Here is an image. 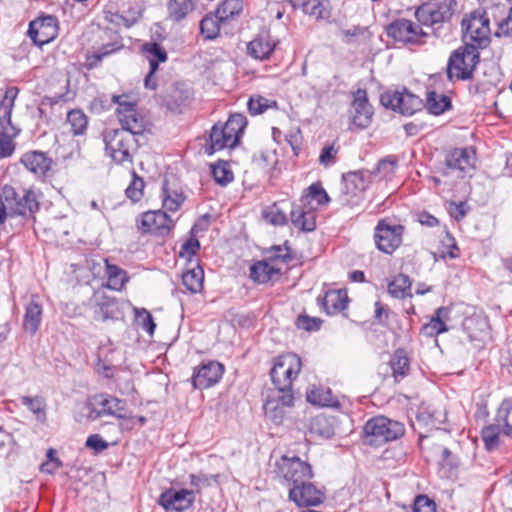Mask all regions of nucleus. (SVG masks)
<instances>
[{"mask_svg": "<svg viewBox=\"0 0 512 512\" xmlns=\"http://www.w3.org/2000/svg\"><path fill=\"white\" fill-rule=\"evenodd\" d=\"M39 208L38 195L32 188L18 192L14 187L5 185L0 194V224L6 221L7 216L33 218Z\"/></svg>", "mask_w": 512, "mask_h": 512, "instance_id": "1", "label": "nucleus"}, {"mask_svg": "<svg viewBox=\"0 0 512 512\" xmlns=\"http://www.w3.org/2000/svg\"><path fill=\"white\" fill-rule=\"evenodd\" d=\"M246 125V117L239 113L230 115L224 123H215L203 146L204 152L213 155L223 149L234 148L238 145Z\"/></svg>", "mask_w": 512, "mask_h": 512, "instance_id": "2", "label": "nucleus"}, {"mask_svg": "<svg viewBox=\"0 0 512 512\" xmlns=\"http://www.w3.org/2000/svg\"><path fill=\"white\" fill-rule=\"evenodd\" d=\"M19 94L16 86L7 87L0 100V159L12 156L15 151L13 141L20 129L12 124L11 115Z\"/></svg>", "mask_w": 512, "mask_h": 512, "instance_id": "3", "label": "nucleus"}, {"mask_svg": "<svg viewBox=\"0 0 512 512\" xmlns=\"http://www.w3.org/2000/svg\"><path fill=\"white\" fill-rule=\"evenodd\" d=\"M275 479L290 491L305 480L314 476L311 465L298 456L282 455L274 463Z\"/></svg>", "mask_w": 512, "mask_h": 512, "instance_id": "4", "label": "nucleus"}, {"mask_svg": "<svg viewBox=\"0 0 512 512\" xmlns=\"http://www.w3.org/2000/svg\"><path fill=\"white\" fill-rule=\"evenodd\" d=\"M135 134L126 130L107 129L103 134L107 155L116 164L132 162L131 152L136 147Z\"/></svg>", "mask_w": 512, "mask_h": 512, "instance_id": "5", "label": "nucleus"}, {"mask_svg": "<svg viewBox=\"0 0 512 512\" xmlns=\"http://www.w3.org/2000/svg\"><path fill=\"white\" fill-rule=\"evenodd\" d=\"M364 432L369 444L379 446L403 436L405 428L399 421L376 416L366 422Z\"/></svg>", "mask_w": 512, "mask_h": 512, "instance_id": "6", "label": "nucleus"}, {"mask_svg": "<svg viewBox=\"0 0 512 512\" xmlns=\"http://www.w3.org/2000/svg\"><path fill=\"white\" fill-rule=\"evenodd\" d=\"M463 41L465 45L483 49L490 42L489 19L485 12L473 11L462 19Z\"/></svg>", "mask_w": 512, "mask_h": 512, "instance_id": "7", "label": "nucleus"}, {"mask_svg": "<svg viewBox=\"0 0 512 512\" xmlns=\"http://www.w3.org/2000/svg\"><path fill=\"white\" fill-rule=\"evenodd\" d=\"M301 368V358L295 353H286L275 358L270 376L276 390L280 392L292 390V383Z\"/></svg>", "mask_w": 512, "mask_h": 512, "instance_id": "8", "label": "nucleus"}, {"mask_svg": "<svg viewBox=\"0 0 512 512\" xmlns=\"http://www.w3.org/2000/svg\"><path fill=\"white\" fill-rule=\"evenodd\" d=\"M479 49L465 45L455 50L449 57L447 77L450 81L468 80L479 62Z\"/></svg>", "mask_w": 512, "mask_h": 512, "instance_id": "9", "label": "nucleus"}, {"mask_svg": "<svg viewBox=\"0 0 512 512\" xmlns=\"http://www.w3.org/2000/svg\"><path fill=\"white\" fill-rule=\"evenodd\" d=\"M405 227L392 222L390 219H380L374 228V243L376 248L385 253L392 254L403 241Z\"/></svg>", "mask_w": 512, "mask_h": 512, "instance_id": "10", "label": "nucleus"}, {"mask_svg": "<svg viewBox=\"0 0 512 512\" xmlns=\"http://www.w3.org/2000/svg\"><path fill=\"white\" fill-rule=\"evenodd\" d=\"M370 175L363 171L350 172L343 177V188L339 203L345 207L359 206L364 199V192L369 186Z\"/></svg>", "mask_w": 512, "mask_h": 512, "instance_id": "11", "label": "nucleus"}, {"mask_svg": "<svg viewBox=\"0 0 512 512\" xmlns=\"http://www.w3.org/2000/svg\"><path fill=\"white\" fill-rule=\"evenodd\" d=\"M457 7L456 0H430L416 10L419 22L426 26H435L450 21Z\"/></svg>", "mask_w": 512, "mask_h": 512, "instance_id": "12", "label": "nucleus"}, {"mask_svg": "<svg viewBox=\"0 0 512 512\" xmlns=\"http://www.w3.org/2000/svg\"><path fill=\"white\" fill-rule=\"evenodd\" d=\"M112 101L117 104L116 113L121 124L120 130L140 135L145 130L144 117L138 112L137 104L128 100L126 95H113Z\"/></svg>", "mask_w": 512, "mask_h": 512, "instance_id": "13", "label": "nucleus"}, {"mask_svg": "<svg viewBox=\"0 0 512 512\" xmlns=\"http://www.w3.org/2000/svg\"><path fill=\"white\" fill-rule=\"evenodd\" d=\"M380 101L386 108H390L405 116H411L421 111L424 106L422 99L407 89L402 91H386L381 94Z\"/></svg>", "mask_w": 512, "mask_h": 512, "instance_id": "14", "label": "nucleus"}, {"mask_svg": "<svg viewBox=\"0 0 512 512\" xmlns=\"http://www.w3.org/2000/svg\"><path fill=\"white\" fill-rule=\"evenodd\" d=\"M386 32L389 37L403 44H423L427 36L419 24L405 18L390 23Z\"/></svg>", "mask_w": 512, "mask_h": 512, "instance_id": "15", "label": "nucleus"}, {"mask_svg": "<svg viewBox=\"0 0 512 512\" xmlns=\"http://www.w3.org/2000/svg\"><path fill=\"white\" fill-rule=\"evenodd\" d=\"M288 499L300 508L319 506L326 499V491L323 487L312 483L311 480H305L290 488Z\"/></svg>", "mask_w": 512, "mask_h": 512, "instance_id": "16", "label": "nucleus"}, {"mask_svg": "<svg viewBox=\"0 0 512 512\" xmlns=\"http://www.w3.org/2000/svg\"><path fill=\"white\" fill-rule=\"evenodd\" d=\"M174 222L162 210L144 212L137 220V227L142 233L164 236L173 228Z\"/></svg>", "mask_w": 512, "mask_h": 512, "instance_id": "17", "label": "nucleus"}, {"mask_svg": "<svg viewBox=\"0 0 512 512\" xmlns=\"http://www.w3.org/2000/svg\"><path fill=\"white\" fill-rule=\"evenodd\" d=\"M350 113V129H365L370 125L373 108L369 104L366 90L358 89L353 94Z\"/></svg>", "mask_w": 512, "mask_h": 512, "instance_id": "18", "label": "nucleus"}, {"mask_svg": "<svg viewBox=\"0 0 512 512\" xmlns=\"http://www.w3.org/2000/svg\"><path fill=\"white\" fill-rule=\"evenodd\" d=\"M57 33V19L51 15L39 17L29 24L28 36L39 47L53 41Z\"/></svg>", "mask_w": 512, "mask_h": 512, "instance_id": "19", "label": "nucleus"}, {"mask_svg": "<svg viewBox=\"0 0 512 512\" xmlns=\"http://www.w3.org/2000/svg\"><path fill=\"white\" fill-rule=\"evenodd\" d=\"M294 405L292 390L286 392L277 391V395H269L264 403L265 415L274 423L280 424L286 415V409Z\"/></svg>", "mask_w": 512, "mask_h": 512, "instance_id": "20", "label": "nucleus"}, {"mask_svg": "<svg viewBox=\"0 0 512 512\" xmlns=\"http://www.w3.org/2000/svg\"><path fill=\"white\" fill-rule=\"evenodd\" d=\"M194 501V490L170 488L161 493L158 503L166 511L183 512L190 508Z\"/></svg>", "mask_w": 512, "mask_h": 512, "instance_id": "21", "label": "nucleus"}, {"mask_svg": "<svg viewBox=\"0 0 512 512\" xmlns=\"http://www.w3.org/2000/svg\"><path fill=\"white\" fill-rule=\"evenodd\" d=\"M224 365L218 361L203 363L194 369L192 384L196 389H207L220 381L224 373Z\"/></svg>", "mask_w": 512, "mask_h": 512, "instance_id": "22", "label": "nucleus"}, {"mask_svg": "<svg viewBox=\"0 0 512 512\" xmlns=\"http://www.w3.org/2000/svg\"><path fill=\"white\" fill-rule=\"evenodd\" d=\"M20 163L37 179H45L50 175L53 161L46 153L33 150L25 152L20 158Z\"/></svg>", "mask_w": 512, "mask_h": 512, "instance_id": "23", "label": "nucleus"}, {"mask_svg": "<svg viewBox=\"0 0 512 512\" xmlns=\"http://www.w3.org/2000/svg\"><path fill=\"white\" fill-rule=\"evenodd\" d=\"M97 408L91 411L90 417L113 416L126 418L125 402L117 397L102 394L94 398Z\"/></svg>", "mask_w": 512, "mask_h": 512, "instance_id": "24", "label": "nucleus"}, {"mask_svg": "<svg viewBox=\"0 0 512 512\" xmlns=\"http://www.w3.org/2000/svg\"><path fill=\"white\" fill-rule=\"evenodd\" d=\"M290 217L294 227L301 231L312 232L316 228V208L314 206H308L299 201L298 204L292 206Z\"/></svg>", "mask_w": 512, "mask_h": 512, "instance_id": "25", "label": "nucleus"}, {"mask_svg": "<svg viewBox=\"0 0 512 512\" xmlns=\"http://www.w3.org/2000/svg\"><path fill=\"white\" fill-rule=\"evenodd\" d=\"M43 316V306L38 296L33 295L25 306L23 329L34 335L40 328Z\"/></svg>", "mask_w": 512, "mask_h": 512, "instance_id": "26", "label": "nucleus"}, {"mask_svg": "<svg viewBox=\"0 0 512 512\" xmlns=\"http://www.w3.org/2000/svg\"><path fill=\"white\" fill-rule=\"evenodd\" d=\"M475 152L471 148H456L446 158L449 169L468 172L474 168Z\"/></svg>", "mask_w": 512, "mask_h": 512, "instance_id": "27", "label": "nucleus"}, {"mask_svg": "<svg viewBox=\"0 0 512 512\" xmlns=\"http://www.w3.org/2000/svg\"><path fill=\"white\" fill-rule=\"evenodd\" d=\"M451 309L449 307H439L436 309L430 322L421 328V333L428 337L437 336L448 331L446 322L450 319Z\"/></svg>", "mask_w": 512, "mask_h": 512, "instance_id": "28", "label": "nucleus"}, {"mask_svg": "<svg viewBox=\"0 0 512 512\" xmlns=\"http://www.w3.org/2000/svg\"><path fill=\"white\" fill-rule=\"evenodd\" d=\"M281 268L269 260L258 261L250 267V277L259 284H265L280 275Z\"/></svg>", "mask_w": 512, "mask_h": 512, "instance_id": "29", "label": "nucleus"}, {"mask_svg": "<svg viewBox=\"0 0 512 512\" xmlns=\"http://www.w3.org/2000/svg\"><path fill=\"white\" fill-rule=\"evenodd\" d=\"M348 295L344 290H329L322 299V305L328 315H335L346 309Z\"/></svg>", "mask_w": 512, "mask_h": 512, "instance_id": "30", "label": "nucleus"}, {"mask_svg": "<svg viewBox=\"0 0 512 512\" xmlns=\"http://www.w3.org/2000/svg\"><path fill=\"white\" fill-rule=\"evenodd\" d=\"M225 25L227 23L216 12L208 13L200 22V31L206 40H214L219 36Z\"/></svg>", "mask_w": 512, "mask_h": 512, "instance_id": "31", "label": "nucleus"}, {"mask_svg": "<svg viewBox=\"0 0 512 512\" xmlns=\"http://www.w3.org/2000/svg\"><path fill=\"white\" fill-rule=\"evenodd\" d=\"M106 267L107 287L115 291H121L129 280L127 272L117 265L110 264L108 259H103Z\"/></svg>", "mask_w": 512, "mask_h": 512, "instance_id": "32", "label": "nucleus"}, {"mask_svg": "<svg viewBox=\"0 0 512 512\" xmlns=\"http://www.w3.org/2000/svg\"><path fill=\"white\" fill-rule=\"evenodd\" d=\"M275 49V43L268 37H257L249 42L248 54L258 60L268 59Z\"/></svg>", "mask_w": 512, "mask_h": 512, "instance_id": "33", "label": "nucleus"}, {"mask_svg": "<svg viewBox=\"0 0 512 512\" xmlns=\"http://www.w3.org/2000/svg\"><path fill=\"white\" fill-rule=\"evenodd\" d=\"M21 404L26 407L41 424L47 421V403L42 396H22Z\"/></svg>", "mask_w": 512, "mask_h": 512, "instance_id": "34", "label": "nucleus"}, {"mask_svg": "<svg viewBox=\"0 0 512 512\" xmlns=\"http://www.w3.org/2000/svg\"><path fill=\"white\" fill-rule=\"evenodd\" d=\"M203 282L204 271L197 263L182 274V284L193 294L202 291Z\"/></svg>", "mask_w": 512, "mask_h": 512, "instance_id": "35", "label": "nucleus"}, {"mask_svg": "<svg viewBox=\"0 0 512 512\" xmlns=\"http://www.w3.org/2000/svg\"><path fill=\"white\" fill-rule=\"evenodd\" d=\"M425 106L429 113L441 115L452 108V103L449 96L430 91L427 94Z\"/></svg>", "mask_w": 512, "mask_h": 512, "instance_id": "36", "label": "nucleus"}, {"mask_svg": "<svg viewBox=\"0 0 512 512\" xmlns=\"http://www.w3.org/2000/svg\"><path fill=\"white\" fill-rule=\"evenodd\" d=\"M503 434L502 423L489 424L482 428L481 438L484 443L486 450L494 451L500 446V436Z\"/></svg>", "mask_w": 512, "mask_h": 512, "instance_id": "37", "label": "nucleus"}, {"mask_svg": "<svg viewBox=\"0 0 512 512\" xmlns=\"http://www.w3.org/2000/svg\"><path fill=\"white\" fill-rule=\"evenodd\" d=\"M390 366L396 381L402 380L409 374L410 362L404 349H397L394 352Z\"/></svg>", "mask_w": 512, "mask_h": 512, "instance_id": "38", "label": "nucleus"}, {"mask_svg": "<svg viewBox=\"0 0 512 512\" xmlns=\"http://www.w3.org/2000/svg\"><path fill=\"white\" fill-rule=\"evenodd\" d=\"M312 200L315 201L320 206L327 205L330 202L329 195L319 182L311 184L299 199L301 203H304L308 206H312Z\"/></svg>", "mask_w": 512, "mask_h": 512, "instance_id": "39", "label": "nucleus"}, {"mask_svg": "<svg viewBox=\"0 0 512 512\" xmlns=\"http://www.w3.org/2000/svg\"><path fill=\"white\" fill-rule=\"evenodd\" d=\"M307 401L313 405H319L323 407L334 406L337 402L334 399L330 388L322 386H313L310 390H308Z\"/></svg>", "mask_w": 512, "mask_h": 512, "instance_id": "40", "label": "nucleus"}, {"mask_svg": "<svg viewBox=\"0 0 512 512\" xmlns=\"http://www.w3.org/2000/svg\"><path fill=\"white\" fill-rule=\"evenodd\" d=\"M66 124L74 135H84L88 128V117L81 109H73L67 113Z\"/></svg>", "mask_w": 512, "mask_h": 512, "instance_id": "41", "label": "nucleus"}, {"mask_svg": "<svg viewBox=\"0 0 512 512\" xmlns=\"http://www.w3.org/2000/svg\"><path fill=\"white\" fill-rule=\"evenodd\" d=\"M495 421L502 423L503 435L512 438V398L504 399L497 409Z\"/></svg>", "mask_w": 512, "mask_h": 512, "instance_id": "42", "label": "nucleus"}, {"mask_svg": "<svg viewBox=\"0 0 512 512\" xmlns=\"http://www.w3.org/2000/svg\"><path fill=\"white\" fill-rule=\"evenodd\" d=\"M247 108L250 115L257 116L265 113L269 109H277L278 103L274 99L254 94L250 96L247 102Z\"/></svg>", "mask_w": 512, "mask_h": 512, "instance_id": "43", "label": "nucleus"}, {"mask_svg": "<svg viewBox=\"0 0 512 512\" xmlns=\"http://www.w3.org/2000/svg\"><path fill=\"white\" fill-rule=\"evenodd\" d=\"M302 10L305 14L315 19H327L330 16V5L328 0H304Z\"/></svg>", "mask_w": 512, "mask_h": 512, "instance_id": "44", "label": "nucleus"}, {"mask_svg": "<svg viewBox=\"0 0 512 512\" xmlns=\"http://www.w3.org/2000/svg\"><path fill=\"white\" fill-rule=\"evenodd\" d=\"M243 10L242 0H224L215 11L227 24L234 20Z\"/></svg>", "mask_w": 512, "mask_h": 512, "instance_id": "45", "label": "nucleus"}, {"mask_svg": "<svg viewBox=\"0 0 512 512\" xmlns=\"http://www.w3.org/2000/svg\"><path fill=\"white\" fill-rule=\"evenodd\" d=\"M192 98V92L182 84H177L169 95L167 105L169 109H177L185 106Z\"/></svg>", "mask_w": 512, "mask_h": 512, "instance_id": "46", "label": "nucleus"}, {"mask_svg": "<svg viewBox=\"0 0 512 512\" xmlns=\"http://www.w3.org/2000/svg\"><path fill=\"white\" fill-rule=\"evenodd\" d=\"M186 197L181 191L171 190L164 186L162 191V206L166 211L175 212L184 203Z\"/></svg>", "mask_w": 512, "mask_h": 512, "instance_id": "47", "label": "nucleus"}, {"mask_svg": "<svg viewBox=\"0 0 512 512\" xmlns=\"http://www.w3.org/2000/svg\"><path fill=\"white\" fill-rule=\"evenodd\" d=\"M195 8L194 0H170L168 11L175 21H181Z\"/></svg>", "mask_w": 512, "mask_h": 512, "instance_id": "48", "label": "nucleus"}, {"mask_svg": "<svg viewBox=\"0 0 512 512\" xmlns=\"http://www.w3.org/2000/svg\"><path fill=\"white\" fill-rule=\"evenodd\" d=\"M411 282L408 276L399 274L388 284V293L397 299H403L409 294Z\"/></svg>", "mask_w": 512, "mask_h": 512, "instance_id": "49", "label": "nucleus"}, {"mask_svg": "<svg viewBox=\"0 0 512 512\" xmlns=\"http://www.w3.org/2000/svg\"><path fill=\"white\" fill-rule=\"evenodd\" d=\"M98 318L102 320L114 319L118 314V303L116 299L104 297L99 303L95 311Z\"/></svg>", "mask_w": 512, "mask_h": 512, "instance_id": "50", "label": "nucleus"}, {"mask_svg": "<svg viewBox=\"0 0 512 512\" xmlns=\"http://www.w3.org/2000/svg\"><path fill=\"white\" fill-rule=\"evenodd\" d=\"M143 52L146 55V58L149 61V66L151 67V63L156 62L157 67L160 62H165L167 60V53L163 49V47L156 43L150 42L143 45Z\"/></svg>", "mask_w": 512, "mask_h": 512, "instance_id": "51", "label": "nucleus"}, {"mask_svg": "<svg viewBox=\"0 0 512 512\" xmlns=\"http://www.w3.org/2000/svg\"><path fill=\"white\" fill-rule=\"evenodd\" d=\"M485 326L486 322L480 317H467L462 323L463 330L471 342L479 339L478 331H482Z\"/></svg>", "mask_w": 512, "mask_h": 512, "instance_id": "52", "label": "nucleus"}, {"mask_svg": "<svg viewBox=\"0 0 512 512\" xmlns=\"http://www.w3.org/2000/svg\"><path fill=\"white\" fill-rule=\"evenodd\" d=\"M211 172L215 182L221 186H226L234 179L233 173L226 163L213 165Z\"/></svg>", "mask_w": 512, "mask_h": 512, "instance_id": "53", "label": "nucleus"}, {"mask_svg": "<svg viewBox=\"0 0 512 512\" xmlns=\"http://www.w3.org/2000/svg\"><path fill=\"white\" fill-rule=\"evenodd\" d=\"M262 215L267 222L275 226H282L287 223L286 214L276 204L267 207Z\"/></svg>", "mask_w": 512, "mask_h": 512, "instance_id": "54", "label": "nucleus"}, {"mask_svg": "<svg viewBox=\"0 0 512 512\" xmlns=\"http://www.w3.org/2000/svg\"><path fill=\"white\" fill-rule=\"evenodd\" d=\"M135 318L139 326L143 330H145L150 336L154 334L156 329V324L153 320V317L149 311L144 308L135 309Z\"/></svg>", "mask_w": 512, "mask_h": 512, "instance_id": "55", "label": "nucleus"}, {"mask_svg": "<svg viewBox=\"0 0 512 512\" xmlns=\"http://www.w3.org/2000/svg\"><path fill=\"white\" fill-rule=\"evenodd\" d=\"M339 146L333 144L325 145L319 155V163L325 168H329L336 163Z\"/></svg>", "mask_w": 512, "mask_h": 512, "instance_id": "56", "label": "nucleus"}, {"mask_svg": "<svg viewBox=\"0 0 512 512\" xmlns=\"http://www.w3.org/2000/svg\"><path fill=\"white\" fill-rule=\"evenodd\" d=\"M311 431L325 438H329L334 434L332 426L324 415H318L312 420Z\"/></svg>", "mask_w": 512, "mask_h": 512, "instance_id": "57", "label": "nucleus"}, {"mask_svg": "<svg viewBox=\"0 0 512 512\" xmlns=\"http://www.w3.org/2000/svg\"><path fill=\"white\" fill-rule=\"evenodd\" d=\"M122 45L118 43H108L101 46L96 52H94L88 59L90 60L91 66H96L104 57L120 50Z\"/></svg>", "mask_w": 512, "mask_h": 512, "instance_id": "58", "label": "nucleus"}, {"mask_svg": "<svg viewBox=\"0 0 512 512\" xmlns=\"http://www.w3.org/2000/svg\"><path fill=\"white\" fill-rule=\"evenodd\" d=\"M144 181L133 172V178L129 186L126 188V195L132 201H138L143 195Z\"/></svg>", "mask_w": 512, "mask_h": 512, "instance_id": "59", "label": "nucleus"}, {"mask_svg": "<svg viewBox=\"0 0 512 512\" xmlns=\"http://www.w3.org/2000/svg\"><path fill=\"white\" fill-rule=\"evenodd\" d=\"M413 512H437L436 504L426 495H418L414 501Z\"/></svg>", "mask_w": 512, "mask_h": 512, "instance_id": "60", "label": "nucleus"}, {"mask_svg": "<svg viewBox=\"0 0 512 512\" xmlns=\"http://www.w3.org/2000/svg\"><path fill=\"white\" fill-rule=\"evenodd\" d=\"M199 249V241L196 238H190L182 244L179 256L181 258H186L188 261H191Z\"/></svg>", "mask_w": 512, "mask_h": 512, "instance_id": "61", "label": "nucleus"}, {"mask_svg": "<svg viewBox=\"0 0 512 512\" xmlns=\"http://www.w3.org/2000/svg\"><path fill=\"white\" fill-rule=\"evenodd\" d=\"M140 17V12H138L136 17H133L132 19L126 18L123 15H120L118 13H112V12H106L105 19L109 22L117 25V26H124V27H131L137 19Z\"/></svg>", "mask_w": 512, "mask_h": 512, "instance_id": "62", "label": "nucleus"}, {"mask_svg": "<svg viewBox=\"0 0 512 512\" xmlns=\"http://www.w3.org/2000/svg\"><path fill=\"white\" fill-rule=\"evenodd\" d=\"M291 259L289 254V249L287 247L276 246L273 248L271 255L269 257V261L272 264L277 265V263H287Z\"/></svg>", "mask_w": 512, "mask_h": 512, "instance_id": "63", "label": "nucleus"}, {"mask_svg": "<svg viewBox=\"0 0 512 512\" xmlns=\"http://www.w3.org/2000/svg\"><path fill=\"white\" fill-rule=\"evenodd\" d=\"M397 166V159L395 156H387L380 160L377 164V170L383 173L385 176L394 173Z\"/></svg>", "mask_w": 512, "mask_h": 512, "instance_id": "64", "label": "nucleus"}]
</instances>
